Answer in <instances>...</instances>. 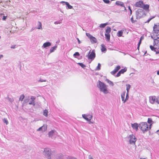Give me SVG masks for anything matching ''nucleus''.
<instances>
[{
    "label": "nucleus",
    "mask_w": 159,
    "mask_h": 159,
    "mask_svg": "<svg viewBox=\"0 0 159 159\" xmlns=\"http://www.w3.org/2000/svg\"><path fill=\"white\" fill-rule=\"evenodd\" d=\"M126 68H124V69H121L119 71L120 72L121 74H123L124 72H126Z\"/></svg>",
    "instance_id": "36"
},
{
    "label": "nucleus",
    "mask_w": 159,
    "mask_h": 159,
    "mask_svg": "<svg viewBox=\"0 0 159 159\" xmlns=\"http://www.w3.org/2000/svg\"><path fill=\"white\" fill-rule=\"evenodd\" d=\"M80 56V54L79 52H75L73 55V56L75 57L76 58L79 59L81 58V57H79Z\"/></svg>",
    "instance_id": "23"
},
{
    "label": "nucleus",
    "mask_w": 159,
    "mask_h": 159,
    "mask_svg": "<svg viewBox=\"0 0 159 159\" xmlns=\"http://www.w3.org/2000/svg\"><path fill=\"white\" fill-rule=\"evenodd\" d=\"M67 159H77L75 157H68L67 158Z\"/></svg>",
    "instance_id": "48"
},
{
    "label": "nucleus",
    "mask_w": 159,
    "mask_h": 159,
    "mask_svg": "<svg viewBox=\"0 0 159 159\" xmlns=\"http://www.w3.org/2000/svg\"><path fill=\"white\" fill-rule=\"evenodd\" d=\"M61 23V20H59V21H55L54 22V23L55 24H56V25H57V24H60V23Z\"/></svg>",
    "instance_id": "47"
},
{
    "label": "nucleus",
    "mask_w": 159,
    "mask_h": 159,
    "mask_svg": "<svg viewBox=\"0 0 159 159\" xmlns=\"http://www.w3.org/2000/svg\"><path fill=\"white\" fill-rule=\"evenodd\" d=\"M44 128V130L43 131H44L45 130V127L43 126H42L40 128H39L37 130V131H43V128Z\"/></svg>",
    "instance_id": "38"
},
{
    "label": "nucleus",
    "mask_w": 159,
    "mask_h": 159,
    "mask_svg": "<svg viewBox=\"0 0 159 159\" xmlns=\"http://www.w3.org/2000/svg\"><path fill=\"white\" fill-rule=\"evenodd\" d=\"M143 36H141L140 39V40H139V42L138 43V44H140L141 43L142 40H143Z\"/></svg>",
    "instance_id": "45"
},
{
    "label": "nucleus",
    "mask_w": 159,
    "mask_h": 159,
    "mask_svg": "<svg viewBox=\"0 0 159 159\" xmlns=\"http://www.w3.org/2000/svg\"><path fill=\"white\" fill-rule=\"evenodd\" d=\"M123 33V32L122 30L119 31L117 33V36L119 37H121L122 36Z\"/></svg>",
    "instance_id": "31"
},
{
    "label": "nucleus",
    "mask_w": 159,
    "mask_h": 159,
    "mask_svg": "<svg viewBox=\"0 0 159 159\" xmlns=\"http://www.w3.org/2000/svg\"><path fill=\"white\" fill-rule=\"evenodd\" d=\"M140 44H138V47H137V49L139 50V46H140Z\"/></svg>",
    "instance_id": "59"
},
{
    "label": "nucleus",
    "mask_w": 159,
    "mask_h": 159,
    "mask_svg": "<svg viewBox=\"0 0 159 159\" xmlns=\"http://www.w3.org/2000/svg\"><path fill=\"white\" fill-rule=\"evenodd\" d=\"M51 45V43L50 42H47L43 43V45L42 47L43 48H46L47 47H49Z\"/></svg>",
    "instance_id": "16"
},
{
    "label": "nucleus",
    "mask_w": 159,
    "mask_h": 159,
    "mask_svg": "<svg viewBox=\"0 0 159 159\" xmlns=\"http://www.w3.org/2000/svg\"><path fill=\"white\" fill-rule=\"evenodd\" d=\"M156 102L159 104V97L156 98Z\"/></svg>",
    "instance_id": "49"
},
{
    "label": "nucleus",
    "mask_w": 159,
    "mask_h": 159,
    "mask_svg": "<svg viewBox=\"0 0 159 159\" xmlns=\"http://www.w3.org/2000/svg\"><path fill=\"white\" fill-rule=\"evenodd\" d=\"M151 20V19H150V18L145 23H148Z\"/></svg>",
    "instance_id": "56"
},
{
    "label": "nucleus",
    "mask_w": 159,
    "mask_h": 159,
    "mask_svg": "<svg viewBox=\"0 0 159 159\" xmlns=\"http://www.w3.org/2000/svg\"><path fill=\"white\" fill-rule=\"evenodd\" d=\"M143 4V2L142 1H140L139 2H137L135 6L136 7H138L142 8Z\"/></svg>",
    "instance_id": "14"
},
{
    "label": "nucleus",
    "mask_w": 159,
    "mask_h": 159,
    "mask_svg": "<svg viewBox=\"0 0 159 159\" xmlns=\"http://www.w3.org/2000/svg\"><path fill=\"white\" fill-rule=\"evenodd\" d=\"M111 30V29L109 26H107V27L106 29V33L107 34H110Z\"/></svg>",
    "instance_id": "28"
},
{
    "label": "nucleus",
    "mask_w": 159,
    "mask_h": 159,
    "mask_svg": "<svg viewBox=\"0 0 159 159\" xmlns=\"http://www.w3.org/2000/svg\"><path fill=\"white\" fill-rule=\"evenodd\" d=\"M149 5H148V4L145 5L143 4L142 8H143L146 11H149Z\"/></svg>",
    "instance_id": "18"
},
{
    "label": "nucleus",
    "mask_w": 159,
    "mask_h": 159,
    "mask_svg": "<svg viewBox=\"0 0 159 159\" xmlns=\"http://www.w3.org/2000/svg\"><path fill=\"white\" fill-rule=\"evenodd\" d=\"M97 86L99 89L100 91L104 94H106L109 93L107 88V86L103 82L99 80L97 83Z\"/></svg>",
    "instance_id": "1"
},
{
    "label": "nucleus",
    "mask_w": 159,
    "mask_h": 159,
    "mask_svg": "<svg viewBox=\"0 0 159 159\" xmlns=\"http://www.w3.org/2000/svg\"><path fill=\"white\" fill-rule=\"evenodd\" d=\"M101 50L102 52L105 53L107 51V49L106 48L105 45L104 44H102L101 45Z\"/></svg>",
    "instance_id": "21"
},
{
    "label": "nucleus",
    "mask_w": 159,
    "mask_h": 159,
    "mask_svg": "<svg viewBox=\"0 0 159 159\" xmlns=\"http://www.w3.org/2000/svg\"><path fill=\"white\" fill-rule=\"evenodd\" d=\"M120 68V66H117L115 69L111 72V74L112 75H114Z\"/></svg>",
    "instance_id": "13"
},
{
    "label": "nucleus",
    "mask_w": 159,
    "mask_h": 159,
    "mask_svg": "<svg viewBox=\"0 0 159 159\" xmlns=\"http://www.w3.org/2000/svg\"><path fill=\"white\" fill-rule=\"evenodd\" d=\"M159 31V23L155 24L153 27V31Z\"/></svg>",
    "instance_id": "17"
},
{
    "label": "nucleus",
    "mask_w": 159,
    "mask_h": 159,
    "mask_svg": "<svg viewBox=\"0 0 159 159\" xmlns=\"http://www.w3.org/2000/svg\"><path fill=\"white\" fill-rule=\"evenodd\" d=\"M37 29L40 30L42 29V23L40 21L38 22V25Z\"/></svg>",
    "instance_id": "29"
},
{
    "label": "nucleus",
    "mask_w": 159,
    "mask_h": 159,
    "mask_svg": "<svg viewBox=\"0 0 159 159\" xmlns=\"http://www.w3.org/2000/svg\"><path fill=\"white\" fill-rule=\"evenodd\" d=\"M105 36L106 38L107 39V40H108V41L110 39V34H109V33L107 34V33H106L105 34Z\"/></svg>",
    "instance_id": "33"
},
{
    "label": "nucleus",
    "mask_w": 159,
    "mask_h": 159,
    "mask_svg": "<svg viewBox=\"0 0 159 159\" xmlns=\"http://www.w3.org/2000/svg\"><path fill=\"white\" fill-rule=\"evenodd\" d=\"M7 18V16H4L2 17V20H6Z\"/></svg>",
    "instance_id": "52"
},
{
    "label": "nucleus",
    "mask_w": 159,
    "mask_h": 159,
    "mask_svg": "<svg viewBox=\"0 0 159 159\" xmlns=\"http://www.w3.org/2000/svg\"><path fill=\"white\" fill-rule=\"evenodd\" d=\"M29 101V99H25L24 100V101H25V102H26V103H27V102H28Z\"/></svg>",
    "instance_id": "57"
},
{
    "label": "nucleus",
    "mask_w": 159,
    "mask_h": 159,
    "mask_svg": "<svg viewBox=\"0 0 159 159\" xmlns=\"http://www.w3.org/2000/svg\"><path fill=\"white\" fill-rule=\"evenodd\" d=\"M129 93L127 92V93L126 94V98L125 99V101L124 102V103H125L127 101L129 98Z\"/></svg>",
    "instance_id": "37"
},
{
    "label": "nucleus",
    "mask_w": 159,
    "mask_h": 159,
    "mask_svg": "<svg viewBox=\"0 0 159 159\" xmlns=\"http://www.w3.org/2000/svg\"><path fill=\"white\" fill-rule=\"evenodd\" d=\"M136 19H139L143 16L145 15V11L143 9H138L136 12Z\"/></svg>",
    "instance_id": "5"
},
{
    "label": "nucleus",
    "mask_w": 159,
    "mask_h": 159,
    "mask_svg": "<svg viewBox=\"0 0 159 159\" xmlns=\"http://www.w3.org/2000/svg\"><path fill=\"white\" fill-rule=\"evenodd\" d=\"M16 45H12V46H11V48L14 49V48H16Z\"/></svg>",
    "instance_id": "54"
},
{
    "label": "nucleus",
    "mask_w": 159,
    "mask_h": 159,
    "mask_svg": "<svg viewBox=\"0 0 159 159\" xmlns=\"http://www.w3.org/2000/svg\"><path fill=\"white\" fill-rule=\"evenodd\" d=\"M153 122L152 121V119L151 118H149L148 119V122L149 124H152Z\"/></svg>",
    "instance_id": "41"
},
{
    "label": "nucleus",
    "mask_w": 159,
    "mask_h": 159,
    "mask_svg": "<svg viewBox=\"0 0 159 159\" xmlns=\"http://www.w3.org/2000/svg\"><path fill=\"white\" fill-rule=\"evenodd\" d=\"M3 122L4 123H5L6 125H7L8 124V120L4 118L3 119Z\"/></svg>",
    "instance_id": "43"
},
{
    "label": "nucleus",
    "mask_w": 159,
    "mask_h": 159,
    "mask_svg": "<svg viewBox=\"0 0 159 159\" xmlns=\"http://www.w3.org/2000/svg\"><path fill=\"white\" fill-rule=\"evenodd\" d=\"M131 127L133 129L135 130L136 131H137L138 130V127H139V124L137 123H135L134 124H131Z\"/></svg>",
    "instance_id": "9"
},
{
    "label": "nucleus",
    "mask_w": 159,
    "mask_h": 159,
    "mask_svg": "<svg viewBox=\"0 0 159 159\" xmlns=\"http://www.w3.org/2000/svg\"><path fill=\"white\" fill-rule=\"evenodd\" d=\"M90 155H89V159H93V158L91 157H90Z\"/></svg>",
    "instance_id": "61"
},
{
    "label": "nucleus",
    "mask_w": 159,
    "mask_h": 159,
    "mask_svg": "<svg viewBox=\"0 0 159 159\" xmlns=\"http://www.w3.org/2000/svg\"><path fill=\"white\" fill-rule=\"evenodd\" d=\"M61 3L63 4L65 3L66 5V8L67 9H71L73 8V7L70 5L69 3L65 1H61L60 2Z\"/></svg>",
    "instance_id": "11"
},
{
    "label": "nucleus",
    "mask_w": 159,
    "mask_h": 159,
    "mask_svg": "<svg viewBox=\"0 0 159 159\" xmlns=\"http://www.w3.org/2000/svg\"><path fill=\"white\" fill-rule=\"evenodd\" d=\"M156 133L158 134L159 135V130H157V131H156Z\"/></svg>",
    "instance_id": "62"
},
{
    "label": "nucleus",
    "mask_w": 159,
    "mask_h": 159,
    "mask_svg": "<svg viewBox=\"0 0 159 159\" xmlns=\"http://www.w3.org/2000/svg\"><path fill=\"white\" fill-rule=\"evenodd\" d=\"M25 98V96L23 94H22L20 96L19 98V101H22Z\"/></svg>",
    "instance_id": "39"
},
{
    "label": "nucleus",
    "mask_w": 159,
    "mask_h": 159,
    "mask_svg": "<svg viewBox=\"0 0 159 159\" xmlns=\"http://www.w3.org/2000/svg\"><path fill=\"white\" fill-rule=\"evenodd\" d=\"M156 54H159V51H156Z\"/></svg>",
    "instance_id": "63"
},
{
    "label": "nucleus",
    "mask_w": 159,
    "mask_h": 159,
    "mask_svg": "<svg viewBox=\"0 0 159 159\" xmlns=\"http://www.w3.org/2000/svg\"><path fill=\"white\" fill-rule=\"evenodd\" d=\"M3 56L2 54H0V59L3 57Z\"/></svg>",
    "instance_id": "60"
},
{
    "label": "nucleus",
    "mask_w": 159,
    "mask_h": 159,
    "mask_svg": "<svg viewBox=\"0 0 159 159\" xmlns=\"http://www.w3.org/2000/svg\"><path fill=\"white\" fill-rule=\"evenodd\" d=\"M90 40L92 43H96L97 42V39L94 37L92 36L90 38Z\"/></svg>",
    "instance_id": "20"
},
{
    "label": "nucleus",
    "mask_w": 159,
    "mask_h": 159,
    "mask_svg": "<svg viewBox=\"0 0 159 159\" xmlns=\"http://www.w3.org/2000/svg\"><path fill=\"white\" fill-rule=\"evenodd\" d=\"M132 23H134L135 22H137L136 20H134L133 19V16H132V17H131L130 19Z\"/></svg>",
    "instance_id": "42"
},
{
    "label": "nucleus",
    "mask_w": 159,
    "mask_h": 159,
    "mask_svg": "<svg viewBox=\"0 0 159 159\" xmlns=\"http://www.w3.org/2000/svg\"><path fill=\"white\" fill-rule=\"evenodd\" d=\"M90 116H91L92 117H92H93L91 115H87V117H88V118H90Z\"/></svg>",
    "instance_id": "58"
},
{
    "label": "nucleus",
    "mask_w": 159,
    "mask_h": 159,
    "mask_svg": "<svg viewBox=\"0 0 159 159\" xmlns=\"http://www.w3.org/2000/svg\"><path fill=\"white\" fill-rule=\"evenodd\" d=\"M43 154L48 159H51V154L52 157L53 156L52 153H51V150L48 148H45L44 149Z\"/></svg>",
    "instance_id": "4"
},
{
    "label": "nucleus",
    "mask_w": 159,
    "mask_h": 159,
    "mask_svg": "<svg viewBox=\"0 0 159 159\" xmlns=\"http://www.w3.org/2000/svg\"><path fill=\"white\" fill-rule=\"evenodd\" d=\"M35 99V97L31 96L30 98V100L29 102V104L30 105H32L33 106H34L35 105L34 103V100Z\"/></svg>",
    "instance_id": "10"
},
{
    "label": "nucleus",
    "mask_w": 159,
    "mask_h": 159,
    "mask_svg": "<svg viewBox=\"0 0 159 159\" xmlns=\"http://www.w3.org/2000/svg\"><path fill=\"white\" fill-rule=\"evenodd\" d=\"M101 67V64L100 63H98V66L95 69V70H100Z\"/></svg>",
    "instance_id": "34"
},
{
    "label": "nucleus",
    "mask_w": 159,
    "mask_h": 159,
    "mask_svg": "<svg viewBox=\"0 0 159 159\" xmlns=\"http://www.w3.org/2000/svg\"><path fill=\"white\" fill-rule=\"evenodd\" d=\"M86 36L90 39V38H91V37L93 36L92 35H91L89 33H86Z\"/></svg>",
    "instance_id": "44"
},
{
    "label": "nucleus",
    "mask_w": 159,
    "mask_h": 159,
    "mask_svg": "<svg viewBox=\"0 0 159 159\" xmlns=\"http://www.w3.org/2000/svg\"><path fill=\"white\" fill-rule=\"evenodd\" d=\"M90 51H89L88 55L86 56V57L87 56L89 59L93 60L94 59L95 57V51L94 50H93L90 53Z\"/></svg>",
    "instance_id": "7"
},
{
    "label": "nucleus",
    "mask_w": 159,
    "mask_h": 159,
    "mask_svg": "<svg viewBox=\"0 0 159 159\" xmlns=\"http://www.w3.org/2000/svg\"><path fill=\"white\" fill-rule=\"evenodd\" d=\"M57 48V45H55L54 46L52 47L50 49V53H52L54 52L55 50H56Z\"/></svg>",
    "instance_id": "24"
},
{
    "label": "nucleus",
    "mask_w": 159,
    "mask_h": 159,
    "mask_svg": "<svg viewBox=\"0 0 159 159\" xmlns=\"http://www.w3.org/2000/svg\"><path fill=\"white\" fill-rule=\"evenodd\" d=\"M129 143L130 144H135L136 141L137 140V139L135 136L133 134H132L129 135Z\"/></svg>",
    "instance_id": "6"
},
{
    "label": "nucleus",
    "mask_w": 159,
    "mask_h": 159,
    "mask_svg": "<svg viewBox=\"0 0 159 159\" xmlns=\"http://www.w3.org/2000/svg\"><path fill=\"white\" fill-rule=\"evenodd\" d=\"M48 110L45 109L44 110H43V114L44 116L47 117L48 116Z\"/></svg>",
    "instance_id": "32"
},
{
    "label": "nucleus",
    "mask_w": 159,
    "mask_h": 159,
    "mask_svg": "<svg viewBox=\"0 0 159 159\" xmlns=\"http://www.w3.org/2000/svg\"><path fill=\"white\" fill-rule=\"evenodd\" d=\"M46 80H43L42 79H40L39 80V82H46Z\"/></svg>",
    "instance_id": "51"
},
{
    "label": "nucleus",
    "mask_w": 159,
    "mask_h": 159,
    "mask_svg": "<svg viewBox=\"0 0 159 159\" xmlns=\"http://www.w3.org/2000/svg\"><path fill=\"white\" fill-rule=\"evenodd\" d=\"M90 118H88L87 117V115H86L85 114H83L82 115V117H83L85 119V120H86L87 121H90L92 119V117L91 116H90Z\"/></svg>",
    "instance_id": "22"
},
{
    "label": "nucleus",
    "mask_w": 159,
    "mask_h": 159,
    "mask_svg": "<svg viewBox=\"0 0 159 159\" xmlns=\"http://www.w3.org/2000/svg\"><path fill=\"white\" fill-rule=\"evenodd\" d=\"M153 39V46L150 45V48L152 51L156 52V49H159V39Z\"/></svg>",
    "instance_id": "2"
},
{
    "label": "nucleus",
    "mask_w": 159,
    "mask_h": 159,
    "mask_svg": "<svg viewBox=\"0 0 159 159\" xmlns=\"http://www.w3.org/2000/svg\"><path fill=\"white\" fill-rule=\"evenodd\" d=\"M36 29V27H33L30 30V32H32L34 30Z\"/></svg>",
    "instance_id": "55"
},
{
    "label": "nucleus",
    "mask_w": 159,
    "mask_h": 159,
    "mask_svg": "<svg viewBox=\"0 0 159 159\" xmlns=\"http://www.w3.org/2000/svg\"><path fill=\"white\" fill-rule=\"evenodd\" d=\"M127 92L129 93V89L131 87V85L129 84H126Z\"/></svg>",
    "instance_id": "30"
},
{
    "label": "nucleus",
    "mask_w": 159,
    "mask_h": 159,
    "mask_svg": "<svg viewBox=\"0 0 159 159\" xmlns=\"http://www.w3.org/2000/svg\"><path fill=\"white\" fill-rule=\"evenodd\" d=\"M157 74L158 75H159V70L157 71Z\"/></svg>",
    "instance_id": "64"
},
{
    "label": "nucleus",
    "mask_w": 159,
    "mask_h": 159,
    "mask_svg": "<svg viewBox=\"0 0 159 159\" xmlns=\"http://www.w3.org/2000/svg\"><path fill=\"white\" fill-rule=\"evenodd\" d=\"M121 74L120 72L119 71L118 73H117V75H116V77H118L120 76Z\"/></svg>",
    "instance_id": "50"
},
{
    "label": "nucleus",
    "mask_w": 159,
    "mask_h": 159,
    "mask_svg": "<svg viewBox=\"0 0 159 159\" xmlns=\"http://www.w3.org/2000/svg\"><path fill=\"white\" fill-rule=\"evenodd\" d=\"M76 39L78 41V43L79 44H80L81 43V42L80 41L79 39L78 38H76Z\"/></svg>",
    "instance_id": "53"
},
{
    "label": "nucleus",
    "mask_w": 159,
    "mask_h": 159,
    "mask_svg": "<svg viewBox=\"0 0 159 159\" xmlns=\"http://www.w3.org/2000/svg\"><path fill=\"white\" fill-rule=\"evenodd\" d=\"M116 4L118 6H120L121 7H124V10H126V7H125V4L123 2L121 1H117L116 2Z\"/></svg>",
    "instance_id": "12"
},
{
    "label": "nucleus",
    "mask_w": 159,
    "mask_h": 159,
    "mask_svg": "<svg viewBox=\"0 0 159 159\" xmlns=\"http://www.w3.org/2000/svg\"><path fill=\"white\" fill-rule=\"evenodd\" d=\"M139 128L143 133L149 130L148 125L146 122H141L139 123Z\"/></svg>",
    "instance_id": "3"
},
{
    "label": "nucleus",
    "mask_w": 159,
    "mask_h": 159,
    "mask_svg": "<svg viewBox=\"0 0 159 159\" xmlns=\"http://www.w3.org/2000/svg\"><path fill=\"white\" fill-rule=\"evenodd\" d=\"M156 98L155 96H150L149 97V101L152 104H153L156 102Z\"/></svg>",
    "instance_id": "15"
},
{
    "label": "nucleus",
    "mask_w": 159,
    "mask_h": 159,
    "mask_svg": "<svg viewBox=\"0 0 159 159\" xmlns=\"http://www.w3.org/2000/svg\"><path fill=\"white\" fill-rule=\"evenodd\" d=\"M103 2L109 4L110 2L109 0H103Z\"/></svg>",
    "instance_id": "46"
},
{
    "label": "nucleus",
    "mask_w": 159,
    "mask_h": 159,
    "mask_svg": "<svg viewBox=\"0 0 159 159\" xmlns=\"http://www.w3.org/2000/svg\"><path fill=\"white\" fill-rule=\"evenodd\" d=\"M105 81L107 82L108 84H109L110 85H111L112 86H113L114 85L113 83L109 79H106Z\"/></svg>",
    "instance_id": "27"
},
{
    "label": "nucleus",
    "mask_w": 159,
    "mask_h": 159,
    "mask_svg": "<svg viewBox=\"0 0 159 159\" xmlns=\"http://www.w3.org/2000/svg\"><path fill=\"white\" fill-rule=\"evenodd\" d=\"M63 157V155L61 153H60L57 154L55 158L56 159H62Z\"/></svg>",
    "instance_id": "19"
},
{
    "label": "nucleus",
    "mask_w": 159,
    "mask_h": 159,
    "mask_svg": "<svg viewBox=\"0 0 159 159\" xmlns=\"http://www.w3.org/2000/svg\"><path fill=\"white\" fill-rule=\"evenodd\" d=\"M107 25V23L101 24L100 25L99 27L101 28H104Z\"/></svg>",
    "instance_id": "35"
},
{
    "label": "nucleus",
    "mask_w": 159,
    "mask_h": 159,
    "mask_svg": "<svg viewBox=\"0 0 159 159\" xmlns=\"http://www.w3.org/2000/svg\"><path fill=\"white\" fill-rule=\"evenodd\" d=\"M125 93H126V92L125 91L121 94V98L123 102V103H124V102L125 101Z\"/></svg>",
    "instance_id": "25"
},
{
    "label": "nucleus",
    "mask_w": 159,
    "mask_h": 159,
    "mask_svg": "<svg viewBox=\"0 0 159 159\" xmlns=\"http://www.w3.org/2000/svg\"><path fill=\"white\" fill-rule=\"evenodd\" d=\"M152 38L159 39V31H153L151 34Z\"/></svg>",
    "instance_id": "8"
},
{
    "label": "nucleus",
    "mask_w": 159,
    "mask_h": 159,
    "mask_svg": "<svg viewBox=\"0 0 159 159\" xmlns=\"http://www.w3.org/2000/svg\"><path fill=\"white\" fill-rule=\"evenodd\" d=\"M78 64L83 68H84L86 67V66L83 64L82 63H78Z\"/></svg>",
    "instance_id": "40"
},
{
    "label": "nucleus",
    "mask_w": 159,
    "mask_h": 159,
    "mask_svg": "<svg viewBox=\"0 0 159 159\" xmlns=\"http://www.w3.org/2000/svg\"><path fill=\"white\" fill-rule=\"evenodd\" d=\"M55 132H56L55 130H52L48 133L49 136V137H52Z\"/></svg>",
    "instance_id": "26"
}]
</instances>
